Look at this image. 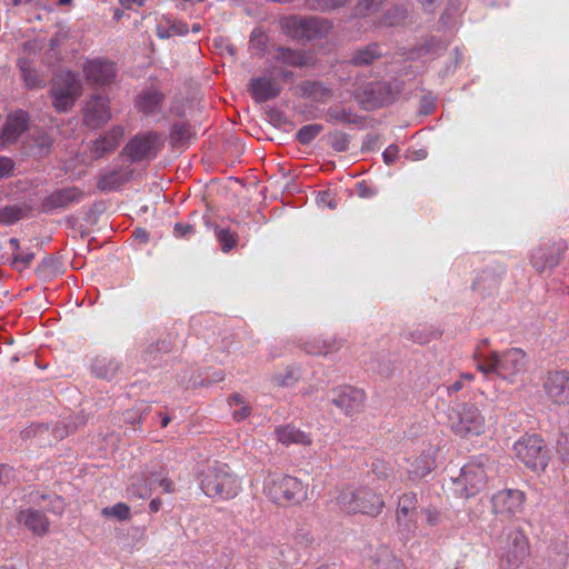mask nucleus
<instances>
[{
  "instance_id": "nucleus-1",
  "label": "nucleus",
  "mask_w": 569,
  "mask_h": 569,
  "mask_svg": "<svg viewBox=\"0 0 569 569\" xmlns=\"http://www.w3.org/2000/svg\"><path fill=\"white\" fill-rule=\"evenodd\" d=\"M495 469V461L485 453L471 457L460 470V475L452 479L455 493L469 499L482 491Z\"/></svg>"
},
{
  "instance_id": "nucleus-2",
  "label": "nucleus",
  "mask_w": 569,
  "mask_h": 569,
  "mask_svg": "<svg viewBox=\"0 0 569 569\" xmlns=\"http://www.w3.org/2000/svg\"><path fill=\"white\" fill-rule=\"evenodd\" d=\"M336 503L339 510L346 515H365L378 517L385 509V500L367 486L345 485Z\"/></svg>"
},
{
  "instance_id": "nucleus-3",
  "label": "nucleus",
  "mask_w": 569,
  "mask_h": 569,
  "mask_svg": "<svg viewBox=\"0 0 569 569\" xmlns=\"http://www.w3.org/2000/svg\"><path fill=\"white\" fill-rule=\"evenodd\" d=\"M200 488L211 499L228 501L241 492L242 481L229 466L216 465L203 472Z\"/></svg>"
},
{
  "instance_id": "nucleus-4",
  "label": "nucleus",
  "mask_w": 569,
  "mask_h": 569,
  "mask_svg": "<svg viewBox=\"0 0 569 569\" xmlns=\"http://www.w3.org/2000/svg\"><path fill=\"white\" fill-rule=\"evenodd\" d=\"M477 368L483 375L495 373L503 380L515 382L516 377L526 370V353L519 348H511L501 353L492 351L477 358Z\"/></svg>"
},
{
  "instance_id": "nucleus-5",
  "label": "nucleus",
  "mask_w": 569,
  "mask_h": 569,
  "mask_svg": "<svg viewBox=\"0 0 569 569\" xmlns=\"http://www.w3.org/2000/svg\"><path fill=\"white\" fill-rule=\"evenodd\" d=\"M448 427L455 436L470 440L486 433L487 420L479 405L462 402L450 409Z\"/></svg>"
},
{
  "instance_id": "nucleus-6",
  "label": "nucleus",
  "mask_w": 569,
  "mask_h": 569,
  "mask_svg": "<svg viewBox=\"0 0 569 569\" xmlns=\"http://www.w3.org/2000/svg\"><path fill=\"white\" fill-rule=\"evenodd\" d=\"M263 493L278 506H296L306 500L307 486L292 476H274L266 479Z\"/></svg>"
},
{
  "instance_id": "nucleus-7",
  "label": "nucleus",
  "mask_w": 569,
  "mask_h": 569,
  "mask_svg": "<svg viewBox=\"0 0 569 569\" xmlns=\"http://www.w3.org/2000/svg\"><path fill=\"white\" fill-rule=\"evenodd\" d=\"M280 26L286 36L298 41H310L322 38L329 33L332 23L318 17L288 16L280 20Z\"/></svg>"
},
{
  "instance_id": "nucleus-8",
  "label": "nucleus",
  "mask_w": 569,
  "mask_h": 569,
  "mask_svg": "<svg viewBox=\"0 0 569 569\" xmlns=\"http://www.w3.org/2000/svg\"><path fill=\"white\" fill-rule=\"evenodd\" d=\"M517 459L533 471H543L549 463V452L545 440L536 435L526 433L513 443Z\"/></svg>"
},
{
  "instance_id": "nucleus-9",
  "label": "nucleus",
  "mask_w": 569,
  "mask_h": 569,
  "mask_svg": "<svg viewBox=\"0 0 569 569\" xmlns=\"http://www.w3.org/2000/svg\"><path fill=\"white\" fill-rule=\"evenodd\" d=\"M530 541L523 529L515 528L507 533L506 546L499 558V569H527Z\"/></svg>"
},
{
  "instance_id": "nucleus-10",
  "label": "nucleus",
  "mask_w": 569,
  "mask_h": 569,
  "mask_svg": "<svg viewBox=\"0 0 569 569\" xmlns=\"http://www.w3.org/2000/svg\"><path fill=\"white\" fill-rule=\"evenodd\" d=\"M527 496L519 489H502L490 498V511L499 521L509 522L525 510Z\"/></svg>"
},
{
  "instance_id": "nucleus-11",
  "label": "nucleus",
  "mask_w": 569,
  "mask_h": 569,
  "mask_svg": "<svg viewBox=\"0 0 569 569\" xmlns=\"http://www.w3.org/2000/svg\"><path fill=\"white\" fill-rule=\"evenodd\" d=\"M82 86L78 77L71 71H62L53 80L50 90L52 104L58 112L70 110L80 97Z\"/></svg>"
},
{
  "instance_id": "nucleus-12",
  "label": "nucleus",
  "mask_w": 569,
  "mask_h": 569,
  "mask_svg": "<svg viewBox=\"0 0 569 569\" xmlns=\"http://www.w3.org/2000/svg\"><path fill=\"white\" fill-rule=\"evenodd\" d=\"M567 249V242L561 238L542 239L531 250L530 262L539 273H542L557 267Z\"/></svg>"
},
{
  "instance_id": "nucleus-13",
  "label": "nucleus",
  "mask_w": 569,
  "mask_h": 569,
  "mask_svg": "<svg viewBox=\"0 0 569 569\" xmlns=\"http://www.w3.org/2000/svg\"><path fill=\"white\" fill-rule=\"evenodd\" d=\"M542 388L551 403L557 406L569 405V370L549 371Z\"/></svg>"
},
{
  "instance_id": "nucleus-14",
  "label": "nucleus",
  "mask_w": 569,
  "mask_h": 569,
  "mask_svg": "<svg viewBox=\"0 0 569 569\" xmlns=\"http://www.w3.org/2000/svg\"><path fill=\"white\" fill-rule=\"evenodd\" d=\"M418 496L413 491L402 493L398 498L396 523L402 533L413 535L417 529Z\"/></svg>"
},
{
  "instance_id": "nucleus-15",
  "label": "nucleus",
  "mask_w": 569,
  "mask_h": 569,
  "mask_svg": "<svg viewBox=\"0 0 569 569\" xmlns=\"http://www.w3.org/2000/svg\"><path fill=\"white\" fill-rule=\"evenodd\" d=\"M158 141L159 136L153 131L137 134L126 144L123 152L133 162L150 160L158 153Z\"/></svg>"
},
{
  "instance_id": "nucleus-16",
  "label": "nucleus",
  "mask_w": 569,
  "mask_h": 569,
  "mask_svg": "<svg viewBox=\"0 0 569 569\" xmlns=\"http://www.w3.org/2000/svg\"><path fill=\"white\" fill-rule=\"evenodd\" d=\"M355 98L366 110L382 107L390 103L393 99L390 86L383 82L370 83L358 90Z\"/></svg>"
},
{
  "instance_id": "nucleus-17",
  "label": "nucleus",
  "mask_w": 569,
  "mask_h": 569,
  "mask_svg": "<svg viewBox=\"0 0 569 569\" xmlns=\"http://www.w3.org/2000/svg\"><path fill=\"white\" fill-rule=\"evenodd\" d=\"M87 81L97 86L110 84L117 76L116 64L106 59L87 60L82 66Z\"/></svg>"
},
{
  "instance_id": "nucleus-18",
  "label": "nucleus",
  "mask_w": 569,
  "mask_h": 569,
  "mask_svg": "<svg viewBox=\"0 0 569 569\" xmlns=\"http://www.w3.org/2000/svg\"><path fill=\"white\" fill-rule=\"evenodd\" d=\"M336 393L337 396L332 399V403L345 415L353 416L362 411L366 401L363 390L346 386L337 389Z\"/></svg>"
},
{
  "instance_id": "nucleus-19",
  "label": "nucleus",
  "mask_w": 569,
  "mask_h": 569,
  "mask_svg": "<svg viewBox=\"0 0 569 569\" xmlns=\"http://www.w3.org/2000/svg\"><path fill=\"white\" fill-rule=\"evenodd\" d=\"M247 87L248 92L257 103L267 102L277 98L282 90L277 79L269 76L251 78Z\"/></svg>"
},
{
  "instance_id": "nucleus-20",
  "label": "nucleus",
  "mask_w": 569,
  "mask_h": 569,
  "mask_svg": "<svg viewBox=\"0 0 569 569\" xmlns=\"http://www.w3.org/2000/svg\"><path fill=\"white\" fill-rule=\"evenodd\" d=\"M29 117L27 112L18 110L7 117V120L0 132V147L16 142L18 138L26 131Z\"/></svg>"
},
{
  "instance_id": "nucleus-21",
  "label": "nucleus",
  "mask_w": 569,
  "mask_h": 569,
  "mask_svg": "<svg viewBox=\"0 0 569 569\" xmlns=\"http://www.w3.org/2000/svg\"><path fill=\"white\" fill-rule=\"evenodd\" d=\"M111 118L108 99L101 96H93L86 104L83 112L84 122L92 128L104 124Z\"/></svg>"
},
{
  "instance_id": "nucleus-22",
  "label": "nucleus",
  "mask_w": 569,
  "mask_h": 569,
  "mask_svg": "<svg viewBox=\"0 0 569 569\" xmlns=\"http://www.w3.org/2000/svg\"><path fill=\"white\" fill-rule=\"evenodd\" d=\"M17 521L38 537L46 536L50 530V521L46 513L34 508L21 509L17 515Z\"/></svg>"
},
{
  "instance_id": "nucleus-23",
  "label": "nucleus",
  "mask_w": 569,
  "mask_h": 569,
  "mask_svg": "<svg viewBox=\"0 0 569 569\" xmlns=\"http://www.w3.org/2000/svg\"><path fill=\"white\" fill-rule=\"evenodd\" d=\"M83 197V192L77 187L63 188L53 191L42 201L44 211L64 209L72 203L79 202Z\"/></svg>"
},
{
  "instance_id": "nucleus-24",
  "label": "nucleus",
  "mask_w": 569,
  "mask_h": 569,
  "mask_svg": "<svg viewBox=\"0 0 569 569\" xmlns=\"http://www.w3.org/2000/svg\"><path fill=\"white\" fill-rule=\"evenodd\" d=\"M164 102V94L157 88L142 90L137 99L134 107L147 117L156 116L161 112Z\"/></svg>"
},
{
  "instance_id": "nucleus-25",
  "label": "nucleus",
  "mask_w": 569,
  "mask_h": 569,
  "mask_svg": "<svg viewBox=\"0 0 569 569\" xmlns=\"http://www.w3.org/2000/svg\"><path fill=\"white\" fill-rule=\"evenodd\" d=\"M296 94L319 103H327L333 96L332 90L323 82L310 80L297 84Z\"/></svg>"
},
{
  "instance_id": "nucleus-26",
  "label": "nucleus",
  "mask_w": 569,
  "mask_h": 569,
  "mask_svg": "<svg viewBox=\"0 0 569 569\" xmlns=\"http://www.w3.org/2000/svg\"><path fill=\"white\" fill-rule=\"evenodd\" d=\"M123 134L124 130L122 127H113L106 134L94 141L93 153L97 157H102L106 153L114 151L123 138Z\"/></svg>"
},
{
  "instance_id": "nucleus-27",
  "label": "nucleus",
  "mask_w": 569,
  "mask_h": 569,
  "mask_svg": "<svg viewBox=\"0 0 569 569\" xmlns=\"http://www.w3.org/2000/svg\"><path fill=\"white\" fill-rule=\"evenodd\" d=\"M276 435L278 440L286 446L300 445L307 447L312 443L310 436L295 426L278 427Z\"/></svg>"
},
{
  "instance_id": "nucleus-28",
  "label": "nucleus",
  "mask_w": 569,
  "mask_h": 569,
  "mask_svg": "<svg viewBox=\"0 0 569 569\" xmlns=\"http://www.w3.org/2000/svg\"><path fill=\"white\" fill-rule=\"evenodd\" d=\"M410 465L409 475L412 480L421 479L436 467L435 458L430 453H421L408 458Z\"/></svg>"
},
{
  "instance_id": "nucleus-29",
  "label": "nucleus",
  "mask_w": 569,
  "mask_h": 569,
  "mask_svg": "<svg viewBox=\"0 0 569 569\" xmlns=\"http://www.w3.org/2000/svg\"><path fill=\"white\" fill-rule=\"evenodd\" d=\"M273 59L286 66L297 68L306 67L309 63V58L303 51L286 47H278Z\"/></svg>"
},
{
  "instance_id": "nucleus-30",
  "label": "nucleus",
  "mask_w": 569,
  "mask_h": 569,
  "mask_svg": "<svg viewBox=\"0 0 569 569\" xmlns=\"http://www.w3.org/2000/svg\"><path fill=\"white\" fill-rule=\"evenodd\" d=\"M343 341L336 337L317 338L306 345V351L310 355H328L341 349Z\"/></svg>"
},
{
  "instance_id": "nucleus-31",
  "label": "nucleus",
  "mask_w": 569,
  "mask_h": 569,
  "mask_svg": "<svg viewBox=\"0 0 569 569\" xmlns=\"http://www.w3.org/2000/svg\"><path fill=\"white\" fill-rule=\"evenodd\" d=\"M9 246L12 251V264L16 269L23 270L30 267L34 254L29 249L24 250L20 247V242L16 238L9 240Z\"/></svg>"
},
{
  "instance_id": "nucleus-32",
  "label": "nucleus",
  "mask_w": 569,
  "mask_h": 569,
  "mask_svg": "<svg viewBox=\"0 0 569 569\" xmlns=\"http://www.w3.org/2000/svg\"><path fill=\"white\" fill-rule=\"evenodd\" d=\"M18 67L23 78V81L29 89L43 88L46 81L32 68L31 63L24 59L18 60Z\"/></svg>"
},
{
  "instance_id": "nucleus-33",
  "label": "nucleus",
  "mask_w": 569,
  "mask_h": 569,
  "mask_svg": "<svg viewBox=\"0 0 569 569\" xmlns=\"http://www.w3.org/2000/svg\"><path fill=\"white\" fill-rule=\"evenodd\" d=\"M216 238L221 247V250L224 253L230 252L234 249L239 243V236L236 231L230 230L229 228H220L219 226H213Z\"/></svg>"
},
{
  "instance_id": "nucleus-34",
  "label": "nucleus",
  "mask_w": 569,
  "mask_h": 569,
  "mask_svg": "<svg viewBox=\"0 0 569 569\" xmlns=\"http://www.w3.org/2000/svg\"><path fill=\"white\" fill-rule=\"evenodd\" d=\"M381 56L382 52L378 44H369L368 47L358 50L353 54L351 62L355 66H367L379 59Z\"/></svg>"
},
{
  "instance_id": "nucleus-35",
  "label": "nucleus",
  "mask_w": 569,
  "mask_h": 569,
  "mask_svg": "<svg viewBox=\"0 0 569 569\" xmlns=\"http://www.w3.org/2000/svg\"><path fill=\"white\" fill-rule=\"evenodd\" d=\"M322 129L323 127L318 123L303 126L296 133V139L301 144H308L322 131Z\"/></svg>"
},
{
  "instance_id": "nucleus-36",
  "label": "nucleus",
  "mask_w": 569,
  "mask_h": 569,
  "mask_svg": "<svg viewBox=\"0 0 569 569\" xmlns=\"http://www.w3.org/2000/svg\"><path fill=\"white\" fill-rule=\"evenodd\" d=\"M101 515L107 518L114 517L118 520H128L131 517L130 508L124 502H118L112 507H104L101 510Z\"/></svg>"
},
{
  "instance_id": "nucleus-37",
  "label": "nucleus",
  "mask_w": 569,
  "mask_h": 569,
  "mask_svg": "<svg viewBox=\"0 0 569 569\" xmlns=\"http://www.w3.org/2000/svg\"><path fill=\"white\" fill-rule=\"evenodd\" d=\"M107 362V359H97L93 363L92 368L93 371L97 373V376L106 379H110L114 376L117 370L119 369V366L113 360H108V368H104Z\"/></svg>"
},
{
  "instance_id": "nucleus-38",
  "label": "nucleus",
  "mask_w": 569,
  "mask_h": 569,
  "mask_svg": "<svg viewBox=\"0 0 569 569\" xmlns=\"http://www.w3.org/2000/svg\"><path fill=\"white\" fill-rule=\"evenodd\" d=\"M230 406H240L239 410H234L232 416L237 421L244 420L251 413V408L248 406L243 399V397L239 393H234L229 399Z\"/></svg>"
},
{
  "instance_id": "nucleus-39",
  "label": "nucleus",
  "mask_w": 569,
  "mask_h": 569,
  "mask_svg": "<svg viewBox=\"0 0 569 569\" xmlns=\"http://www.w3.org/2000/svg\"><path fill=\"white\" fill-rule=\"evenodd\" d=\"M313 10L330 11L340 8L350 0H306Z\"/></svg>"
},
{
  "instance_id": "nucleus-40",
  "label": "nucleus",
  "mask_w": 569,
  "mask_h": 569,
  "mask_svg": "<svg viewBox=\"0 0 569 569\" xmlns=\"http://www.w3.org/2000/svg\"><path fill=\"white\" fill-rule=\"evenodd\" d=\"M22 210L17 206H7L0 209V223L12 224L20 220Z\"/></svg>"
},
{
  "instance_id": "nucleus-41",
  "label": "nucleus",
  "mask_w": 569,
  "mask_h": 569,
  "mask_svg": "<svg viewBox=\"0 0 569 569\" xmlns=\"http://www.w3.org/2000/svg\"><path fill=\"white\" fill-rule=\"evenodd\" d=\"M298 379L293 368H287L283 373H276L272 377L273 382L279 387L291 386Z\"/></svg>"
},
{
  "instance_id": "nucleus-42",
  "label": "nucleus",
  "mask_w": 569,
  "mask_h": 569,
  "mask_svg": "<svg viewBox=\"0 0 569 569\" xmlns=\"http://www.w3.org/2000/svg\"><path fill=\"white\" fill-rule=\"evenodd\" d=\"M385 0H359L356 10L359 14L367 16L378 11Z\"/></svg>"
},
{
  "instance_id": "nucleus-43",
  "label": "nucleus",
  "mask_w": 569,
  "mask_h": 569,
  "mask_svg": "<svg viewBox=\"0 0 569 569\" xmlns=\"http://www.w3.org/2000/svg\"><path fill=\"white\" fill-rule=\"evenodd\" d=\"M119 184L120 181L118 179V173L116 171L102 176L98 182V187L102 191L114 190Z\"/></svg>"
},
{
  "instance_id": "nucleus-44",
  "label": "nucleus",
  "mask_w": 569,
  "mask_h": 569,
  "mask_svg": "<svg viewBox=\"0 0 569 569\" xmlns=\"http://www.w3.org/2000/svg\"><path fill=\"white\" fill-rule=\"evenodd\" d=\"M422 515L425 516L426 523L430 527L438 526L442 520V515L439 509L436 507H427L422 510Z\"/></svg>"
},
{
  "instance_id": "nucleus-45",
  "label": "nucleus",
  "mask_w": 569,
  "mask_h": 569,
  "mask_svg": "<svg viewBox=\"0 0 569 569\" xmlns=\"http://www.w3.org/2000/svg\"><path fill=\"white\" fill-rule=\"evenodd\" d=\"M173 233L177 238H188L196 233V229L190 223L177 222L173 227Z\"/></svg>"
},
{
  "instance_id": "nucleus-46",
  "label": "nucleus",
  "mask_w": 569,
  "mask_h": 569,
  "mask_svg": "<svg viewBox=\"0 0 569 569\" xmlns=\"http://www.w3.org/2000/svg\"><path fill=\"white\" fill-rule=\"evenodd\" d=\"M386 562L382 565L381 569H407L403 562L395 557L390 551L386 550Z\"/></svg>"
},
{
  "instance_id": "nucleus-47",
  "label": "nucleus",
  "mask_w": 569,
  "mask_h": 569,
  "mask_svg": "<svg viewBox=\"0 0 569 569\" xmlns=\"http://www.w3.org/2000/svg\"><path fill=\"white\" fill-rule=\"evenodd\" d=\"M557 452L559 453L562 461L569 463V436H562L558 440Z\"/></svg>"
},
{
  "instance_id": "nucleus-48",
  "label": "nucleus",
  "mask_w": 569,
  "mask_h": 569,
  "mask_svg": "<svg viewBox=\"0 0 569 569\" xmlns=\"http://www.w3.org/2000/svg\"><path fill=\"white\" fill-rule=\"evenodd\" d=\"M154 478V481L162 488L166 493H173L176 491V486L173 481L168 477H162L161 475L156 476V473L151 475Z\"/></svg>"
},
{
  "instance_id": "nucleus-49",
  "label": "nucleus",
  "mask_w": 569,
  "mask_h": 569,
  "mask_svg": "<svg viewBox=\"0 0 569 569\" xmlns=\"http://www.w3.org/2000/svg\"><path fill=\"white\" fill-rule=\"evenodd\" d=\"M250 42L253 47L263 51L267 47V36L259 30H253L251 33Z\"/></svg>"
},
{
  "instance_id": "nucleus-50",
  "label": "nucleus",
  "mask_w": 569,
  "mask_h": 569,
  "mask_svg": "<svg viewBox=\"0 0 569 569\" xmlns=\"http://www.w3.org/2000/svg\"><path fill=\"white\" fill-rule=\"evenodd\" d=\"M13 168L14 163L10 158L0 156V180L10 176Z\"/></svg>"
},
{
  "instance_id": "nucleus-51",
  "label": "nucleus",
  "mask_w": 569,
  "mask_h": 569,
  "mask_svg": "<svg viewBox=\"0 0 569 569\" xmlns=\"http://www.w3.org/2000/svg\"><path fill=\"white\" fill-rule=\"evenodd\" d=\"M49 499L51 508L49 511L53 513H62L63 511V501L59 496H42V499Z\"/></svg>"
},
{
  "instance_id": "nucleus-52",
  "label": "nucleus",
  "mask_w": 569,
  "mask_h": 569,
  "mask_svg": "<svg viewBox=\"0 0 569 569\" xmlns=\"http://www.w3.org/2000/svg\"><path fill=\"white\" fill-rule=\"evenodd\" d=\"M399 154V147L396 144H390L382 153L383 161L387 164H391L395 162V160L398 158Z\"/></svg>"
},
{
  "instance_id": "nucleus-53",
  "label": "nucleus",
  "mask_w": 569,
  "mask_h": 569,
  "mask_svg": "<svg viewBox=\"0 0 569 569\" xmlns=\"http://www.w3.org/2000/svg\"><path fill=\"white\" fill-rule=\"evenodd\" d=\"M328 116L338 121L350 122L349 113L345 109H341V110L330 109L328 112Z\"/></svg>"
},
{
  "instance_id": "nucleus-54",
  "label": "nucleus",
  "mask_w": 569,
  "mask_h": 569,
  "mask_svg": "<svg viewBox=\"0 0 569 569\" xmlns=\"http://www.w3.org/2000/svg\"><path fill=\"white\" fill-rule=\"evenodd\" d=\"M12 476V468L6 465L0 466V486H6L10 482Z\"/></svg>"
},
{
  "instance_id": "nucleus-55",
  "label": "nucleus",
  "mask_w": 569,
  "mask_h": 569,
  "mask_svg": "<svg viewBox=\"0 0 569 569\" xmlns=\"http://www.w3.org/2000/svg\"><path fill=\"white\" fill-rule=\"evenodd\" d=\"M189 129L181 124V126H178V124H174L173 126V129H172V134L174 136V138L177 139H186L189 137Z\"/></svg>"
},
{
  "instance_id": "nucleus-56",
  "label": "nucleus",
  "mask_w": 569,
  "mask_h": 569,
  "mask_svg": "<svg viewBox=\"0 0 569 569\" xmlns=\"http://www.w3.org/2000/svg\"><path fill=\"white\" fill-rule=\"evenodd\" d=\"M462 388H463V381L461 379H459L447 387V392L449 396H451V395L459 392Z\"/></svg>"
},
{
  "instance_id": "nucleus-57",
  "label": "nucleus",
  "mask_w": 569,
  "mask_h": 569,
  "mask_svg": "<svg viewBox=\"0 0 569 569\" xmlns=\"http://www.w3.org/2000/svg\"><path fill=\"white\" fill-rule=\"evenodd\" d=\"M317 201H318V203L328 206L329 208H333L335 207L331 203L330 193L327 192V191L319 193V196L317 198Z\"/></svg>"
},
{
  "instance_id": "nucleus-58",
  "label": "nucleus",
  "mask_w": 569,
  "mask_h": 569,
  "mask_svg": "<svg viewBox=\"0 0 569 569\" xmlns=\"http://www.w3.org/2000/svg\"><path fill=\"white\" fill-rule=\"evenodd\" d=\"M359 194L361 197H370L372 196V192L368 186H366L363 182L358 184Z\"/></svg>"
},
{
  "instance_id": "nucleus-59",
  "label": "nucleus",
  "mask_w": 569,
  "mask_h": 569,
  "mask_svg": "<svg viewBox=\"0 0 569 569\" xmlns=\"http://www.w3.org/2000/svg\"><path fill=\"white\" fill-rule=\"evenodd\" d=\"M161 505H162V501L160 498L152 499L149 503L150 511L158 512Z\"/></svg>"
},
{
  "instance_id": "nucleus-60",
  "label": "nucleus",
  "mask_w": 569,
  "mask_h": 569,
  "mask_svg": "<svg viewBox=\"0 0 569 569\" xmlns=\"http://www.w3.org/2000/svg\"><path fill=\"white\" fill-rule=\"evenodd\" d=\"M171 29L177 34H186L189 31L186 24H173Z\"/></svg>"
},
{
  "instance_id": "nucleus-61",
  "label": "nucleus",
  "mask_w": 569,
  "mask_h": 569,
  "mask_svg": "<svg viewBox=\"0 0 569 569\" xmlns=\"http://www.w3.org/2000/svg\"><path fill=\"white\" fill-rule=\"evenodd\" d=\"M134 234H136V237H137V238H139L143 243H147V242H148V240H149V236H148V233H147V231H146V230L137 229V230L134 231Z\"/></svg>"
},
{
  "instance_id": "nucleus-62",
  "label": "nucleus",
  "mask_w": 569,
  "mask_h": 569,
  "mask_svg": "<svg viewBox=\"0 0 569 569\" xmlns=\"http://www.w3.org/2000/svg\"><path fill=\"white\" fill-rule=\"evenodd\" d=\"M421 6L426 9V10H430L431 7L437 3V2H440L441 0H419Z\"/></svg>"
},
{
  "instance_id": "nucleus-63",
  "label": "nucleus",
  "mask_w": 569,
  "mask_h": 569,
  "mask_svg": "<svg viewBox=\"0 0 569 569\" xmlns=\"http://www.w3.org/2000/svg\"><path fill=\"white\" fill-rule=\"evenodd\" d=\"M146 0H120V3L123 7H129V3H137L138 6H143Z\"/></svg>"
},
{
  "instance_id": "nucleus-64",
  "label": "nucleus",
  "mask_w": 569,
  "mask_h": 569,
  "mask_svg": "<svg viewBox=\"0 0 569 569\" xmlns=\"http://www.w3.org/2000/svg\"><path fill=\"white\" fill-rule=\"evenodd\" d=\"M460 379L463 381V380H468V381H471L473 380V375L471 373H462Z\"/></svg>"
}]
</instances>
